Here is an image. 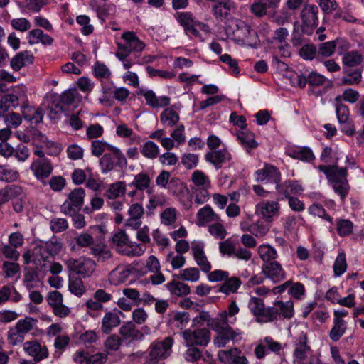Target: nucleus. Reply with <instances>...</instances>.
I'll return each instance as SVG.
<instances>
[{"instance_id": "nucleus-1", "label": "nucleus", "mask_w": 364, "mask_h": 364, "mask_svg": "<svg viewBox=\"0 0 364 364\" xmlns=\"http://www.w3.org/2000/svg\"><path fill=\"white\" fill-rule=\"evenodd\" d=\"M318 169L325 174L328 184L343 201L350 190V185L347 180V168H340L336 162L334 164L329 166L319 165Z\"/></svg>"}, {"instance_id": "nucleus-53", "label": "nucleus", "mask_w": 364, "mask_h": 364, "mask_svg": "<svg viewBox=\"0 0 364 364\" xmlns=\"http://www.w3.org/2000/svg\"><path fill=\"white\" fill-rule=\"evenodd\" d=\"M300 56L306 60L318 58V49L314 44H305L299 50Z\"/></svg>"}, {"instance_id": "nucleus-46", "label": "nucleus", "mask_w": 364, "mask_h": 364, "mask_svg": "<svg viewBox=\"0 0 364 364\" xmlns=\"http://www.w3.org/2000/svg\"><path fill=\"white\" fill-rule=\"evenodd\" d=\"M336 113L339 123L347 122L349 119V109L348 107L341 102L340 97L336 98Z\"/></svg>"}, {"instance_id": "nucleus-52", "label": "nucleus", "mask_w": 364, "mask_h": 364, "mask_svg": "<svg viewBox=\"0 0 364 364\" xmlns=\"http://www.w3.org/2000/svg\"><path fill=\"white\" fill-rule=\"evenodd\" d=\"M132 272L131 269H115L110 273V278L114 284L124 283L128 280Z\"/></svg>"}, {"instance_id": "nucleus-54", "label": "nucleus", "mask_w": 364, "mask_h": 364, "mask_svg": "<svg viewBox=\"0 0 364 364\" xmlns=\"http://www.w3.org/2000/svg\"><path fill=\"white\" fill-rule=\"evenodd\" d=\"M353 228V223L346 219H340L336 223V230L341 237L347 236L352 233Z\"/></svg>"}, {"instance_id": "nucleus-12", "label": "nucleus", "mask_w": 364, "mask_h": 364, "mask_svg": "<svg viewBox=\"0 0 364 364\" xmlns=\"http://www.w3.org/2000/svg\"><path fill=\"white\" fill-rule=\"evenodd\" d=\"M187 346H207L210 339V331L207 328L186 330L182 333Z\"/></svg>"}, {"instance_id": "nucleus-60", "label": "nucleus", "mask_w": 364, "mask_h": 364, "mask_svg": "<svg viewBox=\"0 0 364 364\" xmlns=\"http://www.w3.org/2000/svg\"><path fill=\"white\" fill-rule=\"evenodd\" d=\"M308 210L311 215L322 218L330 222L331 224L333 223V218L326 213V210L321 205L318 203H314L309 208Z\"/></svg>"}, {"instance_id": "nucleus-16", "label": "nucleus", "mask_w": 364, "mask_h": 364, "mask_svg": "<svg viewBox=\"0 0 364 364\" xmlns=\"http://www.w3.org/2000/svg\"><path fill=\"white\" fill-rule=\"evenodd\" d=\"M176 18L178 23L183 28L185 33L188 36L200 37V32L197 29V23L193 15L191 12H178Z\"/></svg>"}, {"instance_id": "nucleus-62", "label": "nucleus", "mask_w": 364, "mask_h": 364, "mask_svg": "<svg viewBox=\"0 0 364 364\" xmlns=\"http://www.w3.org/2000/svg\"><path fill=\"white\" fill-rule=\"evenodd\" d=\"M335 43L333 41L320 43L318 48V55L325 58L331 56L336 50Z\"/></svg>"}, {"instance_id": "nucleus-8", "label": "nucleus", "mask_w": 364, "mask_h": 364, "mask_svg": "<svg viewBox=\"0 0 364 364\" xmlns=\"http://www.w3.org/2000/svg\"><path fill=\"white\" fill-rule=\"evenodd\" d=\"M268 313L271 317L268 318L267 323L290 319L294 315L293 301L290 300L285 302L276 301L273 303L272 306H268Z\"/></svg>"}, {"instance_id": "nucleus-43", "label": "nucleus", "mask_w": 364, "mask_h": 364, "mask_svg": "<svg viewBox=\"0 0 364 364\" xmlns=\"http://www.w3.org/2000/svg\"><path fill=\"white\" fill-rule=\"evenodd\" d=\"M177 278L183 281L196 282L200 279V271L196 267L186 268L179 272Z\"/></svg>"}, {"instance_id": "nucleus-20", "label": "nucleus", "mask_w": 364, "mask_h": 364, "mask_svg": "<svg viewBox=\"0 0 364 364\" xmlns=\"http://www.w3.org/2000/svg\"><path fill=\"white\" fill-rule=\"evenodd\" d=\"M279 205L275 201H266L256 205L255 213L262 219L272 223V218L278 213Z\"/></svg>"}, {"instance_id": "nucleus-17", "label": "nucleus", "mask_w": 364, "mask_h": 364, "mask_svg": "<svg viewBox=\"0 0 364 364\" xmlns=\"http://www.w3.org/2000/svg\"><path fill=\"white\" fill-rule=\"evenodd\" d=\"M247 306L258 323H267L268 318L271 317L268 313V307L265 306L263 299L260 298L251 296Z\"/></svg>"}, {"instance_id": "nucleus-37", "label": "nucleus", "mask_w": 364, "mask_h": 364, "mask_svg": "<svg viewBox=\"0 0 364 364\" xmlns=\"http://www.w3.org/2000/svg\"><path fill=\"white\" fill-rule=\"evenodd\" d=\"M242 282L238 277H232L228 278L225 282L220 287L218 292L223 293L228 295L232 293L237 292L239 287L241 286Z\"/></svg>"}, {"instance_id": "nucleus-13", "label": "nucleus", "mask_w": 364, "mask_h": 364, "mask_svg": "<svg viewBox=\"0 0 364 364\" xmlns=\"http://www.w3.org/2000/svg\"><path fill=\"white\" fill-rule=\"evenodd\" d=\"M23 348L26 355L31 357L35 363H39L49 356L47 346L37 340L26 341Z\"/></svg>"}, {"instance_id": "nucleus-55", "label": "nucleus", "mask_w": 364, "mask_h": 364, "mask_svg": "<svg viewBox=\"0 0 364 364\" xmlns=\"http://www.w3.org/2000/svg\"><path fill=\"white\" fill-rule=\"evenodd\" d=\"M25 336L14 326L7 332V341L10 345L16 346L23 343Z\"/></svg>"}, {"instance_id": "nucleus-45", "label": "nucleus", "mask_w": 364, "mask_h": 364, "mask_svg": "<svg viewBox=\"0 0 364 364\" xmlns=\"http://www.w3.org/2000/svg\"><path fill=\"white\" fill-rule=\"evenodd\" d=\"M140 151L144 156L151 159H156L159 154L158 145L152 141L145 142L141 146Z\"/></svg>"}, {"instance_id": "nucleus-40", "label": "nucleus", "mask_w": 364, "mask_h": 364, "mask_svg": "<svg viewBox=\"0 0 364 364\" xmlns=\"http://www.w3.org/2000/svg\"><path fill=\"white\" fill-rule=\"evenodd\" d=\"M151 179L145 172H141L134 176V181L129 183V186H134L136 190L144 191L149 188Z\"/></svg>"}, {"instance_id": "nucleus-23", "label": "nucleus", "mask_w": 364, "mask_h": 364, "mask_svg": "<svg viewBox=\"0 0 364 364\" xmlns=\"http://www.w3.org/2000/svg\"><path fill=\"white\" fill-rule=\"evenodd\" d=\"M31 169L37 179L43 182L51 174L53 166L48 159H43L34 161L31 166Z\"/></svg>"}, {"instance_id": "nucleus-27", "label": "nucleus", "mask_w": 364, "mask_h": 364, "mask_svg": "<svg viewBox=\"0 0 364 364\" xmlns=\"http://www.w3.org/2000/svg\"><path fill=\"white\" fill-rule=\"evenodd\" d=\"M34 56L29 51L18 53L11 60V67L14 71H19L23 67L27 64H33Z\"/></svg>"}, {"instance_id": "nucleus-63", "label": "nucleus", "mask_w": 364, "mask_h": 364, "mask_svg": "<svg viewBox=\"0 0 364 364\" xmlns=\"http://www.w3.org/2000/svg\"><path fill=\"white\" fill-rule=\"evenodd\" d=\"M306 34L303 31V26L300 25L298 21L294 23V30L291 35V43L294 46H299L303 42V35Z\"/></svg>"}, {"instance_id": "nucleus-11", "label": "nucleus", "mask_w": 364, "mask_h": 364, "mask_svg": "<svg viewBox=\"0 0 364 364\" xmlns=\"http://www.w3.org/2000/svg\"><path fill=\"white\" fill-rule=\"evenodd\" d=\"M318 9L314 4L305 5L301 11L303 31L308 36L313 33L318 24Z\"/></svg>"}, {"instance_id": "nucleus-61", "label": "nucleus", "mask_w": 364, "mask_h": 364, "mask_svg": "<svg viewBox=\"0 0 364 364\" xmlns=\"http://www.w3.org/2000/svg\"><path fill=\"white\" fill-rule=\"evenodd\" d=\"M109 146H113L101 140H94L91 143L92 154L96 157H99L105 151H109Z\"/></svg>"}, {"instance_id": "nucleus-34", "label": "nucleus", "mask_w": 364, "mask_h": 364, "mask_svg": "<svg viewBox=\"0 0 364 364\" xmlns=\"http://www.w3.org/2000/svg\"><path fill=\"white\" fill-rule=\"evenodd\" d=\"M38 320L30 316H26L24 318L19 319L15 324L16 327L22 333L24 336L36 331L37 326Z\"/></svg>"}, {"instance_id": "nucleus-21", "label": "nucleus", "mask_w": 364, "mask_h": 364, "mask_svg": "<svg viewBox=\"0 0 364 364\" xmlns=\"http://www.w3.org/2000/svg\"><path fill=\"white\" fill-rule=\"evenodd\" d=\"M262 269L265 277L270 279L273 283L280 282L285 278V272L281 264L277 262L264 264Z\"/></svg>"}, {"instance_id": "nucleus-56", "label": "nucleus", "mask_w": 364, "mask_h": 364, "mask_svg": "<svg viewBox=\"0 0 364 364\" xmlns=\"http://www.w3.org/2000/svg\"><path fill=\"white\" fill-rule=\"evenodd\" d=\"M191 180L193 183L198 187L210 188V181L205 174L199 170L195 171L192 173Z\"/></svg>"}, {"instance_id": "nucleus-22", "label": "nucleus", "mask_w": 364, "mask_h": 364, "mask_svg": "<svg viewBox=\"0 0 364 364\" xmlns=\"http://www.w3.org/2000/svg\"><path fill=\"white\" fill-rule=\"evenodd\" d=\"M231 159V154L226 148L208 151L205 156V161L212 164L217 170L221 168L223 164Z\"/></svg>"}, {"instance_id": "nucleus-44", "label": "nucleus", "mask_w": 364, "mask_h": 364, "mask_svg": "<svg viewBox=\"0 0 364 364\" xmlns=\"http://www.w3.org/2000/svg\"><path fill=\"white\" fill-rule=\"evenodd\" d=\"M122 342L121 337L117 334L109 336L104 342L106 353L108 354L109 352L117 351L120 348Z\"/></svg>"}, {"instance_id": "nucleus-41", "label": "nucleus", "mask_w": 364, "mask_h": 364, "mask_svg": "<svg viewBox=\"0 0 364 364\" xmlns=\"http://www.w3.org/2000/svg\"><path fill=\"white\" fill-rule=\"evenodd\" d=\"M127 245L132 247L133 245L129 242L128 235L122 230H119L117 232L114 233L111 238V247L113 248L122 247Z\"/></svg>"}, {"instance_id": "nucleus-48", "label": "nucleus", "mask_w": 364, "mask_h": 364, "mask_svg": "<svg viewBox=\"0 0 364 364\" xmlns=\"http://www.w3.org/2000/svg\"><path fill=\"white\" fill-rule=\"evenodd\" d=\"M241 350L238 348H232L228 350H219L218 357L219 360L224 364H232L237 354H240Z\"/></svg>"}, {"instance_id": "nucleus-26", "label": "nucleus", "mask_w": 364, "mask_h": 364, "mask_svg": "<svg viewBox=\"0 0 364 364\" xmlns=\"http://www.w3.org/2000/svg\"><path fill=\"white\" fill-rule=\"evenodd\" d=\"M213 7V14L216 18L225 19L235 9V4L231 0H217Z\"/></svg>"}, {"instance_id": "nucleus-24", "label": "nucleus", "mask_w": 364, "mask_h": 364, "mask_svg": "<svg viewBox=\"0 0 364 364\" xmlns=\"http://www.w3.org/2000/svg\"><path fill=\"white\" fill-rule=\"evenodd\" d=\"M276 189L282 196V199L292 197L291 195L300 194L304 188L297 181L288 180L283 183L277 184Z\"/></svg>"}, {"instance_id": "nucleus-58", "label": "nucleus", "mask_w": 364, "mask_h": 364, "mask_svg": "<svg viewBox=\"0 0 364 364\" xmlns=\"http://www.w3.org/2000/svg\"><path fill=\"white\" fill-rule=\"evenodd\" d=\"M49 110L51 114H54V117L62 113L68 116L66 107L63 105L60 99L57 95L52 97V105L49 107Z\"/></svg>"}, {"instance_id": "nucleus-10", "label": "nucleus", "mask_w": 364, "mask_h": 364, "mask_svg": "<svg viewBox=\"0 0 364 364\" xmlns=\"http://www.w3.org/2000/svg\"><path fill=\"white\" fill-rule=\"evenodd\" d=\"M66 264L72 272L83 278L90 277L95 272L96 266L94 260L84 257L77 259H68Z\"/></svg>"}, {"instance_id": "nucleus-7", "label": "nucleus", "mask_w": 364, "mask_h": 364, "mask_svg": "<svg viewBox=\"0 0 364 364\" xmlns=\"http://www.w3.org/2000/svg\"><path fill=\"white\" fill-rule=\"evenodd\" d=\"M122 38L124 40V44L117 43V51L115 53L119 60L128 57L131 52L140 53L144 48L145 44L133 31L123 33Z\"/></svg>"}, {"instance_id": "nucleus-15", "label": "nucleus", "mask_w": 364, "mask_h": 364, "mask_svg": "<svg viewBox=\"0 0 364 364\" xmlns=\"http://www.w3.org/2000/svg\"><path fill=\"white\" fill-rule=\"evenodd\" d=\"M119 333L126 346H129L136 341H141L144 338V333L132 321L124 323L119 328Z\"/></svg>"}, {"instance_id": "nucleus-28", "label": "nucleus", "mask_w": 364, "mask_h": 364, "mask_svg": "<svg viewBox=\"0 0 364 364\" xmlns=\"http://www.w3.org/2000/svg\"><path fill=\"white\" fill-rule=\"evenodd\" d=\"M237 138L240 144L248 153L258 146V143L255 139V134L250 131L246 130L237 132Z\"/></svg>"}, {"instance_id": "nucleus-18", "label": "nucleus", "mask_w": 364, "mask_h": 364, "mask_svg": "<svg viewBox=\"0 0 364 364\" xmlns=\"http://www.w3.org/2000/svg\"><path fill=\"white\" fill-rule=\"evenodd\" d=\"M294 75V77L291 76L290 77L294 79V85L300 88H304L306 84L311 87L320 86L324 84L326 81V77L323 75L314 71L309 73L307 75L303 74L298 75L296 73Z\"/></svg>"}, {"instance_id": "nucleus-31", "label": "nucleus", "mask_w": 364, "mask_h": 364, "mask_svg": "<svg viewBox=\"0 0 364 364\" xmlns=\"http://www.w3.org/2000/svg\"><path fill=\"white\" fill-rule=\"evenodd\" d=\"M48 256H46L42 252H24L23 258L26 264H33L37 268L46 266V261Z\"/></svg>"}, {"instance_id": "nucleus-5", "label": "nucleus", "mask_w": 364, "mask_h": 364, "mask_svg": "<svg viewBox=\"0 0 364 364\" xmlns=\"http://www.w3.org/2000/svg\"><path fill=\"white\" fill-rule=\"evenodd\" d=\"M232 41L238 46L250 47L253 49H257L261 46V41L257 31L244 22L237 25V29L234 33Z\"/></svg>"}, {"instance_id": "nucleus-30", "label": "nucleus", "mask_w": 364, "mask_h": 364, "mask_svg": "<svg viewBox=\"0 0 364 364\" xmlns=\"http://www.w3.org/2000/svg\"><path fill=\"white\" fill-rule=\"evenodd\" d=\"M270 226L271 223L260 218L249 225L247 230L257 237H262L269 232Z\"/></svg>"}, {"instance_id": "nucleus-50", "label": "nucleus", "mask_w": 364, "mask_h": 364, "mask_svg": "<svg viewBox=\"0 0 364 364\" xmlns=\"http://www.w3.org/2000/svg\"><path fill=\"white\" fill-rule=\"evenodd\" d=\"M194 259L200 267L202 272L209 273L211 270L212 266L208 261L205 252H193Z\"/></svg>"}, {"instance_id": "nucleus-51", "label": "nucleus", "mask_w": 364, "mask_h": 364, "mask_svg": "<svg viewBox=\"0 0 364 364\" xmlns=\"http://www.w3.org/2000/svg\"><path fill=\"white\" fill-rule=\"evenodd\" d=\"M23 284L28 290L34 289L38 286L39 279L36 272L28 269L24 274Z\"/></svg>"}, {"instance_id": "nucleus-36", "label": "nucleus", "mask_w": 364, "mask_h": 364, "mask_svg": "<svg viewBox=\"0 0 364 364\" xmlns=\"http://www.w3.org/2000/svg\"><path fill=\"white\" fill-rule=\"evenodd\" d=\"M347 328L346 322L343 319L333 318V326L329 332L331 340L336 342L345 334Z\"/></svg>"}, {"instance_id": "nucleus-25", "label": "nucleus", "mask_w": 364, "mask_h": 364, "mask_svg": "<svg viewBox=\"0 0 364 364\" xmlns=\"http://www.w3.org/2000/svg\"><path fill=\"white\" fill-rule=\"evenodd\" d=\"M343 76L340 79L342 85H357L361 82L362 70L360 68H343Z\"/></svg>"}, {"instance_id": "nucleus-33", "label": "nucleus", "mask_w": 364, "mask_h": 364, "mask_svg": "<svg viewBox=\"0 0 364 364\" xmlns=\"http://www.w3.org/2000/svg\"><path fill=\"white\" fill-rule=\"evenodd\" d=\"M189 320V314L188 312L177 311L171 316L168 323L172 328L181 330L187 326Z\"/></svg>"}, {"instance_id": "nucleus-2", "label": "nucleus", "mask_w": 364, "mask_h": 364, "mask_svg": "<svg viewBox=\"0 0 364 364\" xmlns=\"http://www.w3.org/2000/svg\"><path fill=\"white\" fill-rule=\"evenodd\" d=\"M226 322L216 321L213 323V330L216 333L213 343L217 348H223L229 342L233 344L240 343L244 336V332L239 328H233Z\"/></svg>"}, {"instance_id": "nucleus-64", "label": "nucleus", "mask_w": 364, "mask_h": 364, "mask_svg": "<svg viewBox=\"0 0 364 364\" xmlns=\"http://www.w3.org/2000/svg\"><path fill=\"white\" fill-rule=\"evenodd\" d=\"M95 76L99 79H107L111 73L109 68L102 63L97 61L93 66Z\"/></svg>"}, {"instance_id": "nucleus-47", "label": "nucleus", "mask_w": 364, "mask_h": 364, "mask_svg": "<svg viewBox=\"0 0 364 364\" xmlns=\"http://www.w3.org/2000/svg\"><path fill=\"white\" fill-rule=\"evenodd\" d=\"M19 178L17 171L8 168L7 165H0V181L11 183L14 182Z\"/></svg>"}, {"instance_id": "nucleus-29", "label": "nucleus", "mask_w": 364, "mask_h": 364, "mask_svg": "<svg viewBox=\"0 0 364 364\" xmlns=\"http://www.w3.org/2000/svg\"><path fill=\"white\" fill-rule=\"evenodd\" d=\"M166 287L173 296L181 297L190 294V287L178 280L173 279L168 282Z\"/></svg>"}, {"instance_id": "nucleus-35", "label": "nucleus", "mask_w": 364, "mask_h": 364, "mask_svg": "<svg viewBox=\"0 0 364 364\" xmlns=\"http://www.w3.org/2000/svg\"><path fill=\"white\" fill-rule=\"evenodd\" d=\"M289 156L303 161H311L315 159L312 150L307 146L296 147L291 149Z\"/></svg>"}, {"instance_id": "nucleus-42", "label": "nucleus", "mask_w": 364, "mask_h": 364, "mask_svg": "<svg viewBox=\"0 0 364 364\" xmlns=\"http://www.w3.org/2000/svg\"><path fill=\"white\" fill-rule=\"evenodd\" d=\"M240 308L238 307L236 301H232L229 304L228 310L223 311L220 314L223 322H226V321H228V323L234 324L237 321L235 316L238 314Z\"/></svg>"}, {"instance_id": "nucleus-39", "label": "nucleus", "mask_w": 364, "mask_h": 364, "mask_svg": "<svg viewBox=\"0 0 364 364\" xmlns=\"http://www.w3.org/2000/svg\"><path fill=\"white\" fill-rule=\"evenodd\" d=\"M160 120L162 124L172 127L178 122L179 115L173 109L166 108L161 113Z\"/></svg>"}, {"instance_id": "nucleus-6", "label": "nucleus", "mask_w": 364, "mask_h": 364, "mask_svg": "<svg viewBox=\"0 0 364 364\" xmlns=\"http://www.w3.org/2000/svg\"><path fill=\"white\" fill-rule=\"evenodd\" d=\"M109 153L105 154L99 161L102 173H107L115 168L122 170L127 167V161L124 154L115 146H109Z\"/></svg>"}, {"instance_id": "nucleus-38", "label": "nucleus", "mask_w": 364, "mask_h": 364, "mask_svg": "<svg viewBox=\"0 0 364 364\" xmlns=\"http://www.w3.org/2000/svg\"><path fill=\"white\" fill-rule=\"evenodd\" d=\"M363 57L358 51L347 52L343 57V68H357L356 67L361 63Z\"/></svg>"}, {"instance_id": "nucleus-59", "label": "nucleus", "mask_w": 364, "mask_h": 364, "mask_svg": "<svg viewBox=\"0 0 364 364\" xmlns=\"http://www.w3.org/2000/svg\"><path fill=\"white\" fill-rule=\"evenodd\" d=\"M173 196H178L183 192L184 184L181 179L173 177L170 179L166 188Z\"/></svg>"}, {"instance_id": "nucleus-57", "label": "nucleus", "mask_w": 364, "mask_h": 364, "mask_svg": "<svg viewBox=\"0 0 364 364\" xmlns=\"http://www.w3.org/2000/svg\"><path fill=\"white\" fill-rule=\"evenodd\" d=\"M68 288L70 291L77 296H81L85 292L83 282L79 278L70 279Z\"/></svg>"}, {"instance_id": "nucleus-32", "label": "nucleus", "mask_w": 364, "mask_h": 364, "mask_svg": "<svg viewBox=\"0 0 364 364\" xmlns=\"http://www.w3.org/2000/svg\"><path fill=\"white\" fill-rule=\"evenodd\" d=\"M198 225H203L205 223L220 220L219 216L213 211L209 205L200 208L197 213Z\"/></svg>"}, {"instance_id": "nucleus-14", "label": "nucleus", "mask_w": 364, "mask_h": 364, "mask_svg": "<svg viewBox=\"0 0 364 364\" xmlns=\"http://www.w3.org/2000/svg\"><path fill=\"white\" fill-rule=\"evenodd\" d=\"M256 180L262 183H273L275 187L281 181V173L273 165L265 164L264 167L255 172Z\"/></svg>"}, {"instance_id": "nucleus-49", "label": "nucleus", "mask_w": 364, "mask_h": 364, "mask_svg": "<svg viewBox=\"0 0 364 364\" xmlns=\"http://www.w3.org/2000/svg\"><path fill=\"white\" fill-rule=\"evenodd\" d=\"M333 272L336 277H341L347 269L346 256L343 252L338 253L333 264Z\"/></svg>"}, {"instance_id": "nucleus-4", "label": "nucleus", "mask_w": 364, "mask_h": 364, "mask_svg": "<svg viewBox=\"0 0 364 364\" xmlns=\"http://www.w3.org/2000/svg\"><path fill=\"white\" fill-rule=\"evenodd\" d=\"M173 341L171 337H166L161 341H153L147 349L144 364H164L171 353Z\"/></svg>"}, {"instance_id": "nucleus-3", "label": "nucleus", "mask_w": 364, "mask_h": 364, "mask_svg": "<svg viewBox=\"0 0 364 364\" xmlns=\"http://www.w3.org/2000/svg\"><path fill=\"white\" fill-rule=\"evenodd\" d=\"M294 346L293 364H319L320 359L313 353L306 332L301 331L295 337Z\"/></svg>"}, {"instance_id": "nucleus-19", "label": "nucleus", "mask_w": 364, "mask_h": 364, "mask_svg": "<svg viewBox=\"0 0 364 364\" xmlns=\"http://www.w3.org/2000/svg\"><path fill=\"white\" fill-rule=\"evenodd\" d=\"M122 314V313L117 309L107 311L102 319V332L105 334H109L114 328L119 326L121 323L119 315Z\"/></svg>"}, {"instance_id": "nucleus-9", "label": "nucleus", "mask_w": 364, "mask_h": 364, "mask_svg": "<svg viewBox=\"0 0 364 364\" xmlns=\"http://www.w3.org/2000/svg\"><path fill=\"white\" fill-rule=\"evenodd\" d=\"M85 196V191L82 188L73 190L68 195V200L61 206L63 213L69 215L78 213L83 205Z\"/></svg>"}]
</instances>
